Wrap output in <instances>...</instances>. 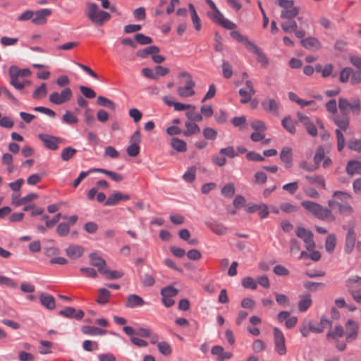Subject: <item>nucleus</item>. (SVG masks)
I'll return each instance as SVG.
<instances>
[{
    "label": "nucleus",
    "instance_id": "1",
    "mask_svg": "<svg viewBox=\"0 0 361 361\" xmlns=\"http://www.w3.org/2000/svg\"><path fill=\"white\" fill-rule=\"evenodd\" d=\"M338 109L341 111V115H335L333 118V121L339 128V129H336L335 133L337 139L338 151L341 152L345 146V138L341 130L345 131L349 127V111L356 116L360 114L361 102L358 98H355L353 99L352 102H350L347 99L341 97L338 99Z\"/></svg>",
    "mask_w": 361,
    "mask_h": 361
},
{
    "label": "nucleus",
    "instance_id": "2",
    "mask_svg": "<svg viewBox=\"0 0 361 361\" xmlns=\"http://www.w3.org/2000/svg\"><path fill=\"white\" fill-rule=\"evenodd\" d=\"M86 7V16L96 25L102 26L104 23L109 20L111 15L106 11L99 10L95 3L87 2Z\"/></svg>",
    "mask_w": 361,
    "mask_h": 361
},
{
    "label": "nucleus",
    "instance_id": "3",
    "mask_svg": "<svg viewBox=\"0 0 361 361\" xmlns=\"http://www.w3.org/2000/svg\"><path fill=\"white\" fill-rule=\"evenodd\" d=\"M301 205L320 220L328 221H334L335 220L331 211L328 208L322 207L318 203L312 201H302Z\"/></svg>",
    "mask_w": 361,
    "mask_h": 361
},
{
    "label": "nucleus",
    "instance_id": "4",
    "mask_svg": "<svg viewBox=\"0 0 361 361\" xmlns=\"http://www.w3.org/2000/svg\"><path fill=\"white\" fill-rule=\"evenodd\" d=\"M295 235L304 241L305 247L308 251L314 249L316 245L313 240V233L311 231L307 230L303 226H298Z\"/></svg>",
    "mask_w": 361,
    "mask_h": 361
},
{
    "label": "nucleus",
    "instance_id": "5",
    "mask_svg": "<svg viewBox=\"0 0 361 361\" xmlns=\"http://www.w3.org/2000/svg\"><path fill=\"white\" fill-rule=\"evenodd\" d=\"M73 95L72 90L69 87L64 88L61 93L54 92L49 95V102L60 105L69 101Z\"/></svg>",
    "mask_w": 361,
    "mask_h": 361
},
{
    "label": "nucleus",
    "instance_id": "6",
    "mask_svg": "<svg viewBox=\"0 0 361 361\" xmlns=\"http://www.w3.org/2000/svg\"><path fill=\"white\" fill-rule=\"evenodd\" d=\"M274 348L280 355H284L286 353V347L285 345V336L283 333L277 327L274 329Z\"/></svg>",
    "mask_w": 361,
    "mask_h": 361
},
{
    "label": "nucleus",
    "instance_id": "7",
    "mask_svg": "<svg viewBox=\"0 0 361 361\" xmlns=\"http://www.w3.org/2000/svg\"><path fill=\"white\" fill-rule=\"evenodd\" d=\"M246 87L240 88L238 93L242 98L240 100L241 104H247L251 100L252 95L255 94L252 82L250 80L245 82Z\"/></svg>",
    "mask_w": 361,
    "mask_h": 361
},
{
    "label": "nucleus",
    "instance_id": "8",
    "mask_svg": "<svg viewBox=\"0 0 361 361\" xmlns=\"http://www.w3.org/2000/svg\"><path fill=\"white\" fill-rule=\"evenodd\" d=\"M39 138L44 143V146L51 150H56L59 147V143L61 142V138L48 134H39Z\"/></svg>",
    "mask_w": 361,
    "mask_h": 361
},
{
    "label": "nucleus",
    "instance_id": "9",
    "mask_svg": "<svg viewBox=\"0 0 361 361\" xmlns=\"http://www.w3.org/2000/svg\"><path fill=\"white\" fill-rule=\"evenodd\" d=\"M356 243V233L353 228H350L345 238L344 252L349 255L352 253Z\"/></svg>",
    "mask_w": 361,
    "mask_h": 361
},
{
    "label": "nucleus",
    "instance_id": "10",
    "mask_svg": "<svg viewBox=\"0 0 361 361\" xmlns=\"http://www.w3.org/2000/svg\"><path fill=\"white\" fill-rule=\"evenodd\" d=\"M59 314L66 318L80 320L84 317L85 313L82 310H77L73 307H66L63 310H60Z\"/></svg>",
    "mask_w": 361,
    "mask_h": 361
},
{
    "label": "nucleus",
    "instance_id": "11",
    "mask_svg": "<svg viewBox=\"0 0 361 361\" xmlns=\"http://www.w3.org/2000/svg\"><path fill=\"white\" fill-rule=\"evenodd\" d=\"M262 109L269 113H271L274 116H279V102L272 98H268L261 102Z\"/></svg>",
    "mask_w": 361,
    "mask_h": 361
},
{
    "label": "nucleus",
    "instance_id": "12",
    "mask_svg": "<svg viewBox=\"0 0 361 361\" xmlns=\"http://www.w3.org/2000/svg\"><path fill=\"white\" fill-rule=\"evenodd\" d=\"M209 17L213 21L219 24L225 29L232 30L237 27L234 23L226 18L220 11L217 12V16H209Z\"/></svg>",
    "mask_w": 361,
    "mask_h": 361
},
{
    "label": "nucleus",
    "instance_id": "13",
    "mask_svg": "<svg viewBox=\"0 0 361 361\" xmlns=\"http://www.w3.org/2000/svg\"><path fill=\"white\" fill-rule=\"evenodd\" d=\"M130 200V196L127 194H123L120 191H116L112 195H109L104 202L105 206H116L120 201H127Z\"/></svg>",
    "mask_w": 361,
    "mask_h": 361
},
{
    "label": "nucleus",
    "instance_id": "14",
    "mask_svg": "<svg viewBox=\"0 0 361 361\" xmlns=\"http://www.w3.org/2000/svg\"><path fill=\"white\" fill-rule=\"evenodd\" d=\"M300 44L302 47L309 50H319L322 48L319 40L314 37H308L300 39Z\"/></svg>",
    "mask_w": 361,
    "mask_h": 361
},
{
    "label": "nucleus",
    "instance_id": "15",
    "mask_svg": "<svg viewBox=\"0 0 361 361\" xmlns=\"http://www.w3.org/2000/svg\"><path fill=\"white\" fill-rule=\"evenodd\" d=\"M89 258L90 264L97 267L100 274L104 272V269L106 268V262L101 256L96 252H92L89 255Z\"/></svg>",
    "mask_w": 361,
    "mask_h": 361
},
{
    "label": "nucleus",
    "instance_id": "16",
    "mask_svg": "<svg viewBox=\"0 0 361 361\" xmlns=\"http://www.w3.org/2000/svg\"><path fill=\"white\" fill-rule=\"evenodd\" d=\"M52 11L49 8H42L34 13L35 17L32 19V23L36 25H44L47 23V18L51 14Z\"/></svg>",
    "mask_w": 361,
    "mask_h": 361
},
{
    "label": "nucleus",
    "instance_id": "17",
    "mask_svg": "<svg viewBox=\"0 0 361 361\" xmlns=\"http://www.w3.org/2000/svg\"><path fill=\"white\" fill-rule=\"evenodd\" d=\"M346 329H347V333H346V337L345 340L347 342H350L353 340H355L357 336V332H358V325L357 322L352 319H349L346 322Z\"/></svg>",
    "mask_w": 361,
    "mask_h": 361
},
{
    "label": "nucleus",
    "instance_id": "18",
    "mask_svg": "<svg viewBox=\"0 0 361 361\" xmlns=\"http://www.w3.org/2000/svg\"><path fill=\"white\" fill-rule=\"evenodd\" d=\"M280 159L286 169L290 168L293 164L292 149L289 147H283L280 153Z\"/></svg>",
    "mask_w": 361,
    "mask_h": 361
},
{
    "label": "nucleus",
    "instance_id": "19",
    "mask_svg": "<svg viewBox=\"0 0 361 361\" xmlns=\"http://www.w3.org/2000/svg\"><path fill=\"white\" fill-rule=\"evenodd\" d=\"M211 353L217 357L218 361H224L232 357L233 354L231 352H224L221 345H214L211 350Z\"/></svg>",
    "mask_w": 361,
    "mask_h": 361
},
{
    "label": "nucleus",
    "instance_id": "20",
    "mask_svg": "<svg viewBox=\"0 0 361 361\" xmlns=\"http://www.w3.org/2000/svg\"><path fill=\"white\" fill-rule=\"evenodd\" d=\"M144 304L145 301L140 296L136 294H130L127 296L125 305L128 308H135L141 307Z\"/></svg>",
    "mask_w": 361,
    "mask_h": 361
},
{
    "label": "nucleus",
    "instance_id": "21",
    "mask_svg": "<svg viewBox=\"0 0 361 361\" xmlns=\"http://www.w3.org/2000/svg\"><path fill=\"white\" fill-rule=\"evenodd\" d=\"M328 204L332 209L338 207V212L341 214H350L353 212V207L348 203L341 204L337 201L330 200L328 202Z\"/></svg>",
    "mask_w": 361,
    "mask_h": 361
},
{
    "label": "nucleus",
    "instance_id": "22",
    "mask_svg": "<svg viewBox=\"0 0 361 361\" xmlns=\"http://www.w3.org/2000/svg\"><path fill=\"white\" fill-rule=\"evenodd\" d=\"M331 325L332 322L323 317L320 319L319 324L318 326H315L311 320L310 330L312 333L320 334L322 333L326 327H331Z\"/></svg>",
    "mask_w": 361,
    "mask_h": 361
},
{
    "label": "nucleus",
    "instance_id": "23",
    "mask_svg": "<svg viewBox=\"0 0 361 361\" xmlns=\"http://www.w3.org/2000/svg\"><path fill=\"white\" fill-rule=\"evenodd\" d=\"M39 299L41 305L47 309L52 310L56 307L55 299L52 295L42 293Z\"/></svg>",
    "mask_w": 361,
    "mask_h": 361
},
{
    "label": "nucleus",
    "instance_id": "24",
    "mask_svg": "<svg viewBox=\"0 0 361 361\" xmlns=\"http://www.w3.org/2000/svg\"><path fill=\"white\" fill-rule=\"evenodd\" d=\"M207 226L215 234L218 235H225L228 228L224 224L216 222V221H207L205 222Z\"/></svg>",
    "mask_w": 361,
    "mask_h": 361
},
{
    "label": "nucleus",
    "instance_id": "25",
    "mask_svg": "<svg viewBox=\"0 0 361 361\" xmlns=\"http://www.w3.org/2000/svg\"><path fill=\"white\" fill-rule=\"evenodd\" d=\"M84 249L78 245H70L66 249L67 256L71 259H77L82 255Z\"/></svg>",
    "mask_w": 361,
    "mask_h": 361
},
{
    "label": "nucleus",
    "instance_id": "26",
    "mask_svg": "<svg viewBox=\"0 0 361 361\" xmlns=\"http://www.w3.org/2000/svg\"><path fill=\"white\" fill-rule=\"evenodd\" d=\"M9 76H14L16 78H24L31 75V71L28 68L20 69L16 66H11L8 70Z\"/></svg>",
    "mask_w": 361,
    "mask_h": 361
},
{
    "label": "nucleus",
    "instance_id": "27",
    "mask_svg": "<svg viewBox=\"0 0 361 361\" xmlns=\"http://www.w3.org/2000/svg\"><path fill=\"white\" fill-rule=\"evenodd\" d=\"M345 170L350 176L355 174H361V162L356 160L349 161Z\"/></svg>",
    "mask_w": 361,
    "mask_h": 361
},
{
    "label": "nucleus",
    "instance_id": "28",
    "mask_svg": "<svg viewBox=\"0 0 361 361\" xmlns=\"http://www.w3.org/2000/svg\"><path fill=\"white\" fill-rule=\"evenodd\" d=\"M159 51L160 49L158 47L149 46L143 49L137 51L136 56L142 59H146L149 55L152 56L154 54H157Z\"/></svg>",
    "mask_w": 361,
    "mask_h": 361
},
{
    "label": "nucleus",
    "instance_id": "29",
    "mask_svg": "<svg viewBox=\"0 0 361 361\" xmlns=\"http://www.w3.org/2000/svg\"><path fill=\"white\" fill-rule=\"evenodd\" d=\"M195 86H192V83L188 84V85H185L183 87H178L177 88V93L181 97H188L195 94L194 90Z\"/></svg>",
    "mask_w": 361,
    "mask_h": 361
},
{
    "label": "nucleus",
    "instance_id": "30",
    "mask_svg": "<svg viewBox=\"0 0 361 361\" xmlns=\"http://www.w3.org/2000/svg\"><path fill=\"white\" fill-rule=\"evenodd\" d=\"M305 178L311 184H314L316 185L320 186L322 189L326 188L325 180L323 176L322 175H306L305 176Z\"/></svg>",
    "mask_w": 361,
    "mask_h": 361
},
{
    "label": "nucleus",
    "instance_id": "31",
    "mask_svg": "<svg viewBox=\"0 0 361 361\" xmlns=\"http://www.w3.org/2000/svg\"><path fill=\"white\" fill-rule=\"evenodd\" d=\"M171 147L177 152H184L187 150L186 142L178 137H172L171 139Z\"/></svg>",
    "mask_w": 361,
    "mask_h": 361
},
{
    "label": "nucleus",
    "instance_id": "32",
    "mask_svg": "<svg viewBox=\"0 0 361 361\" xmlns=\"http://www.w3.org/2000/svg\"><path fill=\"white\" fill-rule=\"evenodd\" d=\"M82 332L84 334L90 336L104 335L106 334V331L96 326H84L81 329Z\"/></svg>",
    "mask_w": 361,
    "mask_h": 361
},
{
    "label": "nucleus",
    "instance_id": "33",
    "mask_svg": "<svg viewBox=\"0 0 361 361\" xmlns=\"http://www.w3.org/2000/svg\"><path fill=\"white\" fill-rule=\"evenodd\" d=\"M140 281L143 286L151 287L155 283L154 271L147 272L140 276Z\"/></svg>",
    "mask_w": 361,
    "mask_h": 361
},
{
    "label": "nucleus",
    "instance_id": "34",
    "mask_svg": "<svg viewBox=\"0 0 361 361\" xmlns=\"http://www.w3.org/2000/svg\"><path fill=\"white\" fill-rule=\"evenodd\" d=\"M344 334V330L342 326L337 325L335 326L334 330L329 331L326 334L328 339H333L337 341L338 338L343 337Z\"/></svg>",
    "mask_w": 361,
    "mask_h": 361
},
{
    "label": "nucleus",
    "instance_id": "35",
    "mask_svg": "<svg viewBox=\"0 0 361 361\" xmlns=\"http://www.w3.org/2000/svg\"><path fill=\"white\" fill-rule=\"evenodd\" d=\"M97 104L99 106L108 108L112 111H114L116 108V105L113 101L103 96H99L97 97Z\"/></svg>",
    "mask_w": 361,
    "mask_h": 361
},
{
    "label": "nucleus",
    "instance_id": "36",
    "mask_svg": "<svg viewBox=\"0 0 361 361\" xmlns=\"http://www.w3.org/2000/svg\"><path fill=\"white\" fill-rule=\"evenodd\" d=\"M185 126L187 128V130L183 131V135L186 137H189L192 135L199 133L200 132V127L195 123L187 121L185 123Z\"/></svg>",
    "mask_w": 361,
    "mask_h": 361
},
{
    "label": "nucleus",
    "instance_id": "37",
    "mask_svg": "<svg viewBox=\"0 0 361 361\" xmlns=\"http://www.w3.org/2000/svg\"><path fill=\"white\" fill-rule=\"evenodd\" d=\"M299 13L298 7H292L287 10H283L280 14V17L283 19L292 20Z\"/></svg>",
    "mask_w": 361,
    "mask_h": 361
},
{
    "label": "nucleus",
    "instance_id": "38",
    "mask_svg": "<svg viewBox=\"0 0 361 361\" xmlns=\"http://www.w3.org/2000/svg\"><path fill=\"white\" fill-rule=\"evenodd\" d=\"M312 305V300L310 298V295H305L301 297L300 300L298 302V309L300 312H304L307 310V309Z\"/></svg>",
    "mask_w": 361,
    "mask_h": 361
},
{
    "label": "nucleus",
    "instance_id": "39",
    "mask_svg": "<svg viewBox=\"0 0 361 361\" xmlns=\"http://www.w3.org/2000/svg\"><path fill=\"white\" fill-rule=\"evenodd\" d=\"M77 153V150L72 147H67L62 149L61 157L63 161H68Z\"/></svg>",
    "mask_w": 361,
    "mask_h": 361
},
{
    "label": "nucleus",
    "instance_id": "40",
    "mask_svg": "<svg viewBox=\"0 0 361 361\" xmlns=\"http://www.w3.org/2000/svg\"><path fill=\"white\" fill-rule=\"evenodd\" d=\"M345 286L349 290L361 286V277L353 276L345 281Z\"/></svg>",
    "mask_w": 361,
    "mask_h": 361
},
{
    "label": "nucleus",
    "instance_id": "41",
    "mask_svg": "<svg viewBox=\"0 0 361 361\" xmlns=\"http://www.w3.org/2000/svg\"><path fill=\"white\" fill-rule=\"evenodd\" d=\"M336 245V238L334 234H330L327 236L325 242V248L329 253L333 252Z\"/></svg>",
    "mask_w": 361,
    "mask_h": 361
},
{
    "label": "nucleus",
    "instance_id": "42",
    "mask_svg": "<svg viewBox=\"0 0 361 361\" xmlns=\"http://www.w3.org/2000/svg\"><path fill=\"white\" fill-rule=\"evenodd\" d=\"M282 126L290 134H295L296 129L290 116L285 117L281 121Z\"/></svg>",
    "mask_w": 361,
    "mask_h": 361
},
{
    "label": "nucleus",
    "instance_id": "43",
    "mask_svg": "<svg viewBox=\"0 0 361 361\" xmlns=\"http://www.w3.org/2000/svg\"><path fill=\"white\" fill-rule=\"evenodd\" d=\"M111 296V292L106 288H100L99 290V297L97 300V303L104 305L108 302L109 298Z\"/></svg>",
    "mask_w": 361,
    "mask_h": 361
},
{
    "label": "nucleus",
    "instance_id": "44",
    "mask_svg": "<svg viewBox=\"0 0 361 361\" xmlns=\"http://www.w3.org/2000/svg\"><path fill=\"white\" fill-rule=\"evenodd\" d=\"M178 290L173 286H168L161 290V295L162 298H172L176 296Z\"/></svg>",
    "mask_w": 361,
    "mask_h": 361
},
{
    "label": "nucleus",
    "instance_id": "45",
    "mask_svg": "<svg viewBox=\"0 0 361 361\" xmlns=\"http://www.w3.org/2000/svg\"><path fill=\"white\" fill-rule=\"evenodd\" d=\"M102 274H104L105 277L109 280L118 279L123 276V273L122 271L116 270L111 271L107 268L104 269V272H102Z\"/></svg>",
    "mask_w": 361,
    "mask_h": 361
},
{
    "label": "nucleus",
    "instance_id": "46",
    "mask_svg": "<svg viewBox=\"0 0 361 361\" xmlns=\"http://www.w3.org/2000/svg\"><path fill=\"white\" fill-rule=\"evenodd\" d=\"M47 90L46 83L43 82L41 85L37 87L32 94V97L35 99H38L42 97H44L47 95Z\"/></svg>",
    "mask_w": 361,
    "mask_h": 361
},
{
    "label": "nucleus",
    "instance_id": "47",
    "mask_svg": "<svg viewBox=\"0 0 361 361\" xmlns=\"http://www.w3.org/2000/svg\"><path fill=\"white\" fill-rule=\"evenodd\" d=\"M235 186L233 183H228L221 188V195L226 197H231L235 194Z\"/></svg>",
    "mask_w": 361,
    "mask_h": 361
},
{
    "label": "nucleus",
    "instance_id": "48",
    "mask_svg": "<svg viewBox=\"0 0 361 361\" xmlns=\"http://www.w3.org/2000/svg\"><path fill=\"white\" fill-rule=\"evenodd\" d=\"M325 158V152L323 147L319 146L317 149L313 160L314 163L319 167L320 163L323 159Z\"/></svg>",
    "mask_w": 361,
    "mask_h": 361
},
{
    "label": "nucleus",
    "instance_id": "49",
    "mask_svg": "<svg viewBox=\"0 0 361 361\" xmlns=\"http://www.w3.org/2000/svg\"><path fill=\"white\" fill-rule=\"evenodd\" d=\"M290 23L292 31L294 32L295 37L298 39H302L305 37V36L306 35V32L302 28L298 29V25L296 21L290 20Z\"/></svg>",
    "mask_w": 361,
    "mask_h": 361
},
{
    "label": "nucleus",
    "instance_id": "50",
    "mask_svg": "<svg viewBox=\"0 0 361 361\" xmlns=\"http://www.w3.org/2000/svg\"><path fill=\"white\" fill-rule=\"evenodd\" d=\"M70 232V224L66 222L60 223L56 228V233L59 236L63 237Z\"/></svg>",
    "mask_w": 361,
    "mask_h": 361
},
{
    "label": "nucleus",
    "instance_id": "51",
    "mask_svg": "<svg viewBox=\"0 0 361 361\" xmlns=\"http://www.w3.org/2000/svg\"><path fill=\"white\" fill-rule=\"evenodd\" d=\"M62 120L67 124L73 125L78 123V119L71 111H66L63 115Z\"/></svg>",
    "mask_w": 361,
    "mask_h": 361
},
{
    "label": "nucleus",
    "instance_id": "52",
    "mask_svg": "<svg viewBox=\"0 0 361 361\" xmlns=\"http://www.w3.org/2000/svg\"><path fill=\"white\" fill-rule=\"evenodd\" d=\"M157 348L159 352L164 356H169L172 352L170 345L165 341L158 343Z\"/></svg>",
    "mask_w": 361,
    "mask_h": 361
},
{
    "label": "nucleus",
    "instance_id": "53",
    "mask_svg": "<svg viewBox=\"0 0 361 361\" xmlns=\"http://www.w3.org/2000/svg\"><path fill=\"white\" fill-rule=\"evenodd\" d=\"M196 169L190 167L183 175V178L188 183H192L195 180Z\"/></svg>",
    "mask_w": 361,
    "mask_h": 361
},
{
    "label": "nucleus",
    "instance_id": "54",
    "mask_svg": "<svg viewBox=\"0 0 361 361\" xmlns=\"http://www.w3.org/2000/svg\"><path fill=\"white\" fill-rule=\"evenodd\" d=\"M135 40L137 43L141 45H146L152 42V39L150 37L146 36L142 33H137L135 35Z\"/></svg>",
    "mask_w": 361,
    "mask_h": 361
},
{
    "label": "nucleus",
    "instance_id": "55",
    "mask_svg": "<svg viewBox=\"0 0 361 361\" xmlns=\"http://www.w3.org/2000/svg\"><path fill=\"white\" fill-rule=\"evenodd\" d=\"M202 134L205 139L214 140L217 136V131L212 128L207 127L203 129Z\"/></svg>",
    "mask_w": 361,
    "mask_h": 361
},
{
    "label": "nucleus",
    "instance_id": "56",
    "mask_svg": "<svg viewBox=\"0 0 361 361\" xmlns=\"http://www.w3.org/2000/svg\"><path fill=\"white\" fill-rule=\"evenodd\" d=\"M222 73H223V76L226 79L231 78V76L233 75V70H232V66L229 62L226 61H223V63H222Z\"/></svg>",
    "mask_w": 361,
    "mask_h": 361
},
{
    "label": "nucleus",
    "instance_id": "57",
    "mask_svg": "<svg viewBox=\"0 0 361 361\" xmlns=\"http://www.w3.org/2000/svg\"><path fill=\"white\" fill-rule=\"evenodd\" d=\"M311 320H304L300 325V331L303 337H307L311 332Z\"/></svg>",
    "mask_w": 361,
    "mask_h": 361
},
{
    "label": "nucleus",
    "instance_id": "58",
    "mask_svg": "<svg viewBox=\"0 0 361 361\" xmlns=\"http://www.w3.org/2000/svg\"><path fill=\"white\" fill-rule=\"evenodd\" d=\"M303 286L305 289L311 290V291H316L319 288H324V284L322 283H317V282H312V281H305L303 283Z\"/></svg>",
    "mask_w": 361,
    "mask_h": 361
},
{
    "label": "nucleus",
    "instance_id": "59",
    "mask_svg": "<svg viewBox=\"0 0 361 361\" xmlns=\"http://www.w3.org/2000/svg\"><path fill=\"white\" fill-rule=\"evenodd\" d=\"M85 123L87 125L92 126L94 123L95 119L92 114V110L90 108H87L84 111Z\"/></svg>",
    "mask_w": 361,
    "mask_h": 361
},
{
    "label": "nucleus",
    "instance_id": "60",
    "mask_svg": "<svg viewBox=\"0 0 361 361\" xmlns=\"http://www.w3.org/2000/svg\"><path fill=\"white\" fill-rule=\"evenodd\" d=\"M185 116L187 118L191 121L194 122H200L202 120V115L195 112V109H190L188 112H186Z\"/></svg>",
    "mask_w": 361,
    "mask_h": 361
},
{
    "label": "nucleus",
    "instance_id": "61",
    "mask_svg": "<svg viewBox=\"0 0 361 361\" xmlns=\"http://www.w3.org/2000/svg\"><path fill=\"white\" fill-rule=\"evenodd\" d=\"M242 286L245 288H250L252 290H255L257 288V283L254 281L252 277H245L242 280Z\"/></svg>",
    "mask_w": 361,
    "mask_h": 361
},
{
    "label": "nucleus",
    "instance_id": "62",
    "mask_svg": "<svg viewBox=\"0 0 361 361\" xmlns=\"http://www.w3.org/2000/svg\"><path fill=\"white\" fill-rule=\"evenodd\" d=\"M348 147L350 150L360 152H361V140H359V139L350 140L348 144Z\"/></svg>",
    "mask_w": 361,
    "mask_h": 361
},
{
    "label": "nucleus",
    "instance_id": "63",
    "mask_svg": "<svg viewBox=\"0 0 361 361\" xmlns=\"http://www.w3.org/2000/svg\"><path fill=\"white\" fill-rule=\"evenodd\" d=\"M252 128L257 132H264L267 130L265 123L261 120H255L250 124Z\"/></svg>",
    "mask_w": 361,
    "mask_h": 361
},
{
    "label": "nucleus",
    "instance_id": "64",
    "mask_svg": "<svg viewBox=\"0 0 361 361\" xmlns=\"http://www.w3.org/2000/svg\"><path fill=\"white\" fill-rule=\"evenodd\" d=\"M352 73L353 70L351 68L346 67L343 68L340 73L339 80L341 82H346L348 80L350 75H352Z\"/></svg>",
    "mask_w": 361,
    "mask_h": 361
}]
</instances>
